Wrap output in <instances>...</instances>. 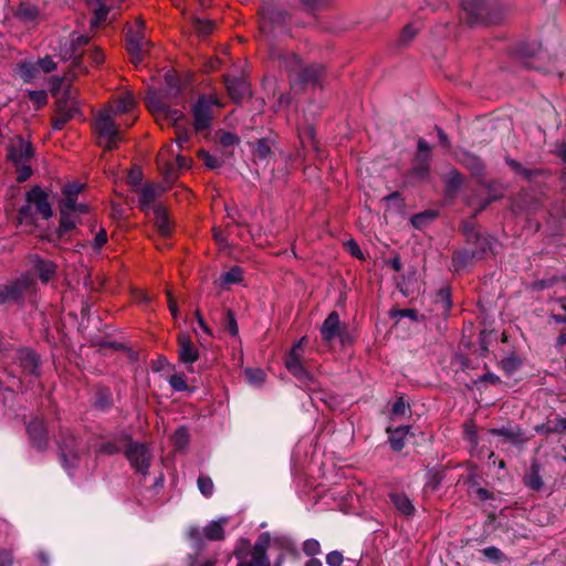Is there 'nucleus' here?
Instances as JSON below:
<instances>
[{
  "instance_id": "obj_47",
  "label": "nucleus",
  "mask_w": 566,
  "mask_h": 566,
  "mask_svg": "<svg viewBox=\"0 0 566 566\" xmlns=\"http://www.w3.org/2000/svg\"><path fill=\"white\" fill-rule=\"evenodd\" d=\"M271 545L273 547L277 548L279 551H281L280 554H283V555L297 553L293 541L287 536H283V535L274 536L273 538H271Z\"/></svg>"
},
{
  "instance_id": "obj_2",
  "label": "nucleus",
  "mask_w": 566,
  "mask_h": 566,
  "mask_svg": "<svg viewBox=\"0 0 566 566\" xmlns=\"http://www.w3.org/2000/svg\"><path fill=\"white\" fill-rule=\"evenodd\" d=\"M462 20L470 27L501 23L505 9L499 0H460Z\"/></svg>"
},
{
  "instance_id": "obj_38",
  "label": "nucleus",
  "mask_w": 566,
  "mask_h": 566,
  "mask_svg": "<svg viewBox=\"0 0 566 566\" xmlns=\"http://www.w3.org/2000/svg\"><path fill=\"white\" fill-rule=\"evenodd\" d=\"M388 315L391 319L395 321V324L397 325L401 318H409L412 322H422L426 319V315H420L416 308H398L392 307Z\"/></svg>"
},
{
  "instance_id": "obj_58",
  "label": "nucleus",
  "mask_w": 566,
  "mask_h": 566,
  "mask_svg": "<svg viewBox=\"0 0 566 566\" xmlns=\"http://www.w3.org/2000/svg\"><path fill=\"white\" fill-rule=\"evenodd\" d=\"M219 143L223 148H230L240 145V137L231 132H220Z\"/></svg>"
},
{
  "instance_id": "obj_46",
  "label": "nucleus",
  "mask_w": 566,
  "mask_h": 566,
  "mask_svg": "<svg viewBox=\"0 0 566 566\" xmlns=\"http://www.w3.org/2000/svg\"><path fill=\"white\" fill-rule=\"evenodd\" d=\"M77 198H64L60 203V209L72 214H85L88 212V206L86 203H77Z\"/></svg>"
},
{
  "instance_id": "obj_49",
  "label": "nucleus",
  "mask_w": 566,
  "mask_h": 566,
  "mask_svg": "<svg viewBox=\"0 0 566 566\" xmlns=\"http://www.w3.org/2000/svg\"><path fill=\"white\" fill-rule=\"evenodd\" d=\"M522 365V360L515 355L511 354L510 356L503 358L499 366L504 371L506 376L513 375Z\"/></svg>"
},
{
  "instance_id": "obj_60",
  "label": "nucleus",
  "mask_w": 566,
  "mask_h": 566,
  "mask_svg": "<svg viewBox=\"0 0 566 566\" xmlns=\"http://www.w3.org/2000/svg\"><path fill=\"white\" fill-rule=\"evenodd\" d=\"M214 28V23L211 20L196 19L193 21L195 31L202 36L209 35Z\"/></svg>"
},
{
  "instance_id": "obj_22",
  "label": "nucleus",
  "mask_w": 566,
  "mask_h": 566,
  "mask_svg": "<svg viewBox=\"0 0 566 566\" xmlns=\"http://www.w3.org/2000/svg\"><path fill=\"white\" fill-rule=\"evenodd\" d=\"M32 272L44 284L49 283L56 275V264L35 254L31 256Z\"/></svg>"
},
{
  "instance_id": "obj_29",
  "label": "nucleus",
  "mask_w": 566,
  "mask_h": 566,
  "mask_svg": "<svg viewBox=\"0 0 566 566\" xmlns=\"http://www.w3.org/2000/svg\"><path fill=\"white\" fill-rule=\"evenodd\" d=\"M542 464L537 460L531 462L530 468L523 475L524 485L532 491L539 492L544 488V481L542 478Z\"/></svg>"
},
{
  "instance_id": "obj_35",
  "label": "nucleus",
  "mask_w": 566,
  "mask_h": 566,
  "mask_svg": "<svg viewBox=\"0 0 566 566\" xmlns=\"http://www.w3.org/2000/svg\"><path fill=\"white\" fill-rule=\"evenodd\" d=\"M431 170L430 165V156L429 155H422V154H416L413 158V164L411 167V175L419 178V179H426L429 177Z\"/></svg>"
},
{
  "instance_id": "obj_62",
  "label": "nucleus",
  "mask_w": 566,
  "mask_h": 566,
  "mask_svg": "<svg viewBox=\"0 0 566 566\" xmlns=\"http://www.w3.org/2000/svg\"><path fill=\"white\" fill-rule=\"evenodd\" d=\"M302 549H303V553L306 555V556H310V557H315L316 555L321 554L322 549H321V544L317 539L315 538H308L306 539L304 543H303V546H302Z\"/></svg>"
},
{
  "instance_id": "obj_53",
  "label": "nucleus",
  "mask_w": 566,
  "mask_h": 566,
  "mask_svg": "<svg viewBox=\"0 0 566 566\" xmlns=\"http://www.w3.org/2000/svg\"><path fill=\"white\" fill-rule=\"evenodd\" d=\"M462 184V174L458 169H451L446 181L448 192H458Z\"/></svg>"
},
{
  "instance_id": "obj_24",
  "label": "nucleus",
  "mask_w": 566,
  "mask_h": 566,
  "mask_svg": "<svg viewBox=\"0 0 566 566\" xmlns=\"http://www.w3.org/2000/svg\"><path fill=\"white\" fill-rule=\"evenodd\" d=\"M92 407L99 412H108L114 407V397L109 387L97 385L92 397Z\"/></svg>"
},
{
  "instance_id": "obj_17",
  "label": "nucleus",
  "mask_w": 566,
  "mask_h": 566,
  "mask_svg": "<svg viewBox=\"0 0 566 566\" xmlns=\"http://www.w3.org/2000/svg\"><path fill=\"white\" fill-rule=\"evenodd\" d=\"M271 546V535L268 532L261 533L252 548L251 559L249 562H240L237 566H270V559L266 554Z\"/></svg>"
},
{
  "instance_id": "obj_14",
  "label": "nucleus",
  "mask_w": 566,
  "mask_h": 566,
  "mask_svg": "<svg viewBox=\"0 0 566 566\" xmlns=\"http://www.w3.org/2000/svg\"><path fill=\"white\" fill-rule=\"evenodd\" d=\"M222 78L228 95L233 103L241 105L245 99L252 97L251 84L245 77L226 74Z\"/></svg>"
},
{
  "instance_id": "obj_44",
  "label": "nucleus",
  "mask_w": 566,
  "mask_h": 566,
  "mask_svg": "<svg viewBox=\"0 0 566 566\" xmlns=\"http://www.w3.org/2000/svg\"><path fill=\"white\" fill-rule=\"evenodd\" d=\"M164 96L167 98H177L181 93V85L176 75L167 73L165 75Z\"/></svg>"
},
{
  "instance_id": "obj_16",
  "label": "nucleus",
  "mask_w": 566,
  "mask_h": 566,
  "mask_svg": "<svg viewBox=\"0 0 566 566\" xmlns=\"http://www.w3.org/2000/svg\"><path fill=\"white\" fill-rule=\"evenodd\" d=\"M319 331L324 344L331 345L335 338H339L343 344L346 342V328L342 327L339 315L336 311L327 315Z\"/></svg>"
},
{
  "instance_id": "obj_19",
  "label": "nucleus",
  "mask_w": 566,
  "mask_h": 566,
  "mask_svg": "<svg viewBox=\"0 0 566 566\" xmlns=\"http://www.w3.org/2000/svg\"><path fill=\"white\" fill-rule=\"evenodd\" d=\"M27 202L35 206L36 212L48 220L52 217L53 211L49 202L48 193L39 186H34L27 192Z\"/></svg>"
},
{
  "instance_id": "obj_45",
  "label": "nucleus",
  "mask_w": 566,
  "mask_h": 566,
  "mask_svg": "<svg viewBox=\"0 0 566 566\" xmlns=\"http://www.w3.org/2000/svg\"><path fill=\"white\" fill-rule=\"evenodd\" d=\"M190 437L188 429L185 426L178 427L174 434L171 436V442L174 446V449L177 451H181L187 448L189 444Z\"/></svg>"
},
{
  "instance_id": "obj_13",
  "label": "nucleus",
  "mask_w": 566,
  "mask_h": 566,
  "mask_svg": "<svg viewBox=\"0 0 566 566\" xmlns=\"http://www.w3.org/2000/svg\"><path fill=\"white\" fill-rule=\"evenodd\" d=\"M34 147L22 136H15L7 146V159L13 165L27 164L34 157Z\"/></svg>"
},
{
  "instance_id": "obj_36",
  "label": "nucleus",
  "mask_w": 566,
  "mask_h": 566,
  "mask_svg": "<svg viewBox=\"0 0 566 566\" xmlns=\"http://www.w3.org/2000/svg\"><path fill=\"white\" fill-rule=\"evenodd\" d=\"M468 492L480 502L495 500V494L488 489L480 485L475 476H470L468 480Z\"/></svg>"
},
{
  "instance_id": "obj_26",
  "label": "nucleus",
  "mask_w": 566,
  "mask_h": 566,
  "mask_svg": "<svg viewBox=\"0 0 566 566\" xmlns=\"http://www.w3.org/2000/svg\"><path fill=\"white\" fill-rule=\"evenodd\" d=\"M77 224V216L70 212H65L60 209V222L59 228L48 237V240L53 243L61 242L64 240L67 232L74 230Z\"/></svg>"
},
{
  "instance_id": "obj_52",
  "label": "nucleus",
  "mask_w": 566,
  "mask_h": 566,
  "mask_svg": "<svg viewBox=\"0 0 566 566\" xmlns=\"http://www.w3.org/2000/svg\"><path fill=\"white\" fill-rule=\"evenodd\" d=\"M136 106V102L130 94L120 96L115 104V112L117 114L130 113Z\"/></svg>"
},
{
  "instance_id": "obj_1",
  "label": "nucleus",
  "mask_w": 566,
  "mask_h": 566,
  "mask_svg": "<svg viewBox=\"0 0 566 566\" xmlns=\"http://www.w3.org/2000/svg\"><path fill=\"white\" fill-rule=\"evenodd\" d=\"M459 233L463 238V244L452 252L451 264L454 272L464 271L495 254L497 239L484 231L479 223L462 220L459 224Z\"/></svg>"
},
{
  "instance_id": "obj_9",
  "label": "nucleus",
  "mask_w": 566,
  "mask_h": 566,
  "mask_svg": "<svg viewBox=\"0 0 566 566\" xmlns=\"http://www.w3.org/2000/svg\"><path fill=\"white\" fill-rule=\"evenodd\" d=\"M25 427L31 447L39 452L46 451L50 443L46 421L41 417H34L25 422Z\"/></svg>"
},
{
  "instance_id": "obj_31",
  "label": "nucleus",
  "mask_w": 566,
  "mask_h": 566,
  "mask_svg": "<svg viewBox=\"0 0 566 566\" xmlns=\"http://www.w3.org/2000/svg\"><path fill=\"white\" fill-rule=\"evenodd\" d=\"M505 164L511 168V170L515 174L521 176L526 181H533L538 177H542L544 175V169L541 168H525L520 161L515 160L511 156L506 155L504 157Z\"/></svg>"
},
{
  "instance_id": "obj_51",
  "label": "nucleus",
  "mask_w": 566,
  "mask_h": 566,
  "mask_svg": "<svg viewBox=\"0 0 566 566\" xmlns=\"http://www.w3.org/2000/svg\"><path fill=\"white\" fill-rule=\"evenodd\" d=\"M223 284H239L243 281V269L239 265L232 266L221 275Z\"/></svg>"
},
{
  "instance_id": "obj_25",
  "label": "nucleus",
  "mask_w": 566,
  "mask_h": 566,
  "mask_svg": "<svg viewBox=\"0 0 566 566\" xmlns=\"http://www.w3.org/2000/svg\"><path fill=\"white\" fill-rule=\"evenodd\" d=\"M76 112H78L76 103L67 104V101L57 99L56 116L52 119V128L54 130H62Z\"/></svg>"
},
{
  "instance_id": "obj_30",
  "label": "nucleus",
  "mask_w": 566,
  "mask_h": 566,
  "mask_svg": "<svg viewBox=\"0 0 566 566\" xmlns=\"http://www.w3.org/2000/svg\"><path fill=\"white\" fill-rule=\"evenodd\" d=\"M410 426L388 427V443L394 452H400L406 447V437L410 433Z\"/></svg>"
},
{
  "instance_id": "obj_55",
  "label": "nucleus",
  "mask_w": 566,
  "mask_h": 566,
  "mask_svg": "<svg viewBox=\"0 0 566 566\" xmlns=\"http://www.w3.org/2000/svg\"><path fill=\"white\" fill-rule=\"evenodd\" d=\"M224 329L232 336L235 337L239 334V327L235 318V313L228 308L224 317Z\"/></svg>"
},
{
  "instance_id": "obj_56",
  "label": "nucleus",
  "mask_w": 566,
  "mask_h": 566,
  "mask_svg": "<svg viewBox=\"0 0 566 566\" xmlns=\"http://www.w3.org/2000/svg\"><path fill=\"white\" fill-rule=\"evenodd\" d=\"M198 157L202 159L203 165L211 170L218 169L222 166L223 161L217 158L216 156L209 154L205 149H200L198 151Z\"/></svg>"
},
{
  "instance_id": "obj_7",
  "label": "nucleus",
  "mask_w": 566,
  "mask_h": 566,
  "mask_svg": "<svg viewBox=\"0 0 566 566\" xmlns=\"http://www.w3.org/2000/svg\"><path fill=\"white\" fill-rule=\"evenodd\" d=\"M542 54V45L536 41L521 42L514 49V57L526 69L536 71L544 70L538 63Z\"/></svg>"
},
{
  "instance_id": "obj_6",
  "label": "nucleus",
  "mask_w": 566,
  "mask_h": 566,
  "mask_svg": "<svg viewBox=\"0 0 566 566\" xmlns=\"http://www.w3.org/2000/svg\"><path fill=\"white\" fill-rule=\"evenodd\" d=\"M34 280L23 274L17 280L0 285V305L23 304L24 294L32 289Z\"/></svg>"
},
{
  "instance_id": "obj_59",
  "label": "nucleus",
  "mask_w": 566,
  "mask_h": 566,
  "mask_svg": "<svg viewBox=\"0 0 566 566\" xmlns=\"http://www.w3.org/2000/svg\"><path fill=\"white\" fill-rule=\"evenodd\" d=\"M410 412V405L405 400L403 396L397 398L392 403L390 415L391 417H401Z\"/></svg>"
},
{
  "instance_id": "obj_64",
  "label": "nucleus",
  "mask_w": 566,
  "mask_h": 566,
  "mask_svg": "<svg viewBox=\"0 0 566 566\" xmlns=\"http://www.w3.org/2000/svg\"><path fill=\"white\" fill-rule=\"evenodd\" d=\"M245 376L250 384L258 385V386L262 385L265 379L264 371L259 368H248L245 370Z\"/></svg>"
},
{
  "instance_id": "obj_42",
  "label": "nucleus",
  "mask_w": 566,
  "mask_h": 566,
  "mask_svg": "<svg viewBox=\"0 0 566 566\" xmlns=\"http://www.w3.org/2000/svg\"><path fill=\"white\" fill-rule=\"evenodd\" d=\"M164 94H159L156 91H149L145 96V104L149 111L161 114L167 103L163 99Z\"/></svg>"
},
{
  "instance_id": "obj_8",
  "label": "nucleus",
  "mask_w": 566,
  "mask_h": 566,
  "mask_svg": "<svg viewBox=\"0 0 566 566\" xmlns=\"http://www.w3.org/2000/svg\"><path fill=\"white\" fill-rule=\"evenodd\" d=\"M151 42L146 39L140 30H130L125 38V49L129 54L130 61L138 64L144 61L146 54L149 52Z\"/></svg>"
},
{
  "instance_id": "obj_61",
  "label": "nucleus",
  "mask_w": 566,
  "mask_h": 566,
  "mask_svg": "<svg viewBox=\"0 0 566 566\" xmlns=\"http://www.w3.org/2000/svg\"><path fill=\"white\" fill-rule=\"evenodd\" d=\"M197 485L203 496L209 497L212 495L214 484L211 478L200 475L197 480Z\"/></svg>"
},
{
  "instance_id": "obj_21",
  "label": "nucleus",
  "mask_w": 566,
  "mask_h": 566,
  "mask_svg": "<svg viewBox=\"0 0 566 566\" xmlns=\"http://www.w3.org/2000/svg\"><path fill=\"white\" fill-rule=\"evenodd\" d=\"M178 358L182 364H193L199 359V350L187 333H179L177 336Z\"/></svg>"
},
{
  "instance_id": "obj_28",
  "label": "nucleus",
  "mask_w": 566,
  "mask_h": 566,
  "mask_svg": "<svg viewBox=\"0 0 566 566\" xmlns=\"http://www.w3.org/2000/svg\"><path fill=\"white\" fill-rule=\"evenodd\" d=\"M13 15L24 24H35L41 17V11L36 4L24 0L14 9Z\"/></svg>"
},
{
  "instance_id": "obj_54",
  "label": "nucleus",
  "mask_w": 566,
  "mask_h": 566,
  "mask_svg": "<svg viewBox=\"0 0 566 566\" xmlns=\"http://www.w3.org/2000/svg\"><path fill=\"white\" fill-rule=\"evenodd\" d=\"M202 533L203 531L201 532L196 525L189 526L187 531V538L196 551H200L205 546Z\"/></svg>"
},
{
  "instance_id": "obj_18",
  "label": "nucleus",
  "mask_w": 566,
  "mask_h": 566,
  "mask_svg": "<svg viewBox=\"0 0 566 566\" xmlns=\"http://www.w3.org/2000/svg\"><path fill=\"white\" fill-rule=\"evenodd\" d=\"M18 360L25 374L36 378L41 376V357L30 347H21L17 350Z\"/></svg>"
},
{
  "instance_id": "obj_50",
  "label": "nucleus",
  "mask_w": 566,
  "mask_h": 566,
  "mask_svg": "<svg viewBox=\"0 0 566 566\" xmlns=\"http://www.w3.org/2000/svg\"><path fill=\"white\" fill-rule=\"evenodd\" d=\"M108 12H109V7L105 2L97 0L96 8L94 9V15L91 19V27L95 28V27H98L99 24H102L103 22H105L107 19Z\"/></svg>"
},
{
  "instance_id": "obj_34",
  "label": "nucleus",
  "mask_w": 566,
  "mask_h": 566,
  "mask_svg": "<svg viewBox=\"0 0 566 566\" xmlns=\"http://www.w3.org/2000/svg\"><path fill=\"white\" fill-rule=\"evenodd\" d=\"M15 73L24 83H31L39 77V66L33 61L24 60L17 64Z\"/></svg>"
},
{
  "instance_id": "obj_41",
  "label": "nucleus",
  "mask_w": 566,
  "mask_h": 566,
  "mask_svg": "<svg viewBox=\"0 0 566 566\" xmlns=\"http://www.w3.org/2000/svg\"><path fill=\"white\" fill-rule=\"evenodd\" d=\"M157 198V192L155 190V187L150 184L144 186L138 196V205L139 209L144 212H148L150 209L151 203L155 202Z\"/></svg>"
},
{
  "instance_id": "obj_27",
  "label": "nucleus",
  "mask_w": 566,
  "mask_h": 566,
  "mask_svg": "<svg viewBox=\"0 0 566 566\" xmlns=\"http://www.w3.org/2000/svg\"><path fill=\"white\" fill-rule=\"evenodd\" d=\"M154 223L157 231L163 238H169L174 232V223L171 222L168 211L163 203L153 206Z\"/></svg>"
},
{
  "instance_id": "obj_3",
  "label": "nucleus",
  "mask_w": 566,
  "mask_h": 566,
  "mask_svg": "<svg viewBox=\"0 0 566 566\" xmlns=\"http://www.w3.org/2000/svg\"><path fill=\"white\" fill-rule=\"evenodd\" d=\"M60 460L63 469L72 476L77 469L82 455L81 439L70 429L61 428L56 439Z\"/></svg>"
},
{
  "instance_id": "obj_4",
  "label": "nucleus",
  "mask_w": 566,
  "mask_h": 566,
  "mask_svg": "<svg viewBox=\"0 0 566 566\" xmlns=\"http://www.w3.org/2000/svg\"><path fill=\"white\" fill-rule=\"evenodd\" d=\"M120 439L125 442L124 454L130 467L142 475H147L153 458L147 444L134 441L127 433H123Z\"/></svg>"
},
{
  "instance_id": "obj_33",
  "label": "nucleus",
  "mask_w": 566,
  "mask_h": 566,
  "mask_svg": "<svg viewBox=\"0 0 566 566\" xmlns=\"http://www.w3.org/2000/svg\"><path fill=\"white\" fill-rule=\"evenodd\" d=\"M461 164L475 177H481L485 172L484 161L476 155L464 151L461 157Z\"/></svg>"
},
{
  "instance_id": "obj_37",
  "label": "nucleus",
  "mask_w": 566,
  "mask_h": 566,
  "mask_svg": "<svg viewBox=\"0 0 566 566\" xmlns=\"http://www.w3.org/2000/svg\"><path fill=\"white\" fill-rule=\"evenodd\" d=\"M439 217V211L434 209H427L418 212L410 218L411 226L417 230H422L433 222Z\"/></svg>"
},
{
  "instance_id": "obj_11",
  "label": "nucleus",
  "mask_w": 566,
  "mask_h": 566,
  "mask_svg": "<svg viewBox=\"0 0 566 566\" xmlns=\"http://www.w3.org/2000/svg\"><path fill=\"white\" fill-rule=\"evenodd\" d=\"M432 304L433 308L431 311L436 312L437 316H440L444 322H447V319L451 315V310L453 307L451 287L449 285H444L441 289H439L432 295ZM437 329L440 333H443L447 329V324L438 323Z\"/></svg>"
},
{
  "instance_id": "obj_12",
  "label": "nucleus",
  "mask_w": 566,
  "mask_h": 566,
  "mask_svg": "<svg viewBox=\"0 0 566 566\" xmlns=\"http://www.w3.org/2000/svg\"><path fill=\"white\" fill-rule=\"evenodd\" d=\"M324 73V67L318 64H303L298 70L296 75L291 80V88L296 93H302L305 91L306 86L318 85L321 77Z\"/></svg>"
},
{
  "instance_id": "obj_23",
  "label": "nucleus",
  "mask_w": 566,
  "mask_h": 566,
  "mask_svg": "<svg viewBox=\"0 0 566 566\" xmlns=\"http://www.w3.org/2000/svg\"><path fill=\"white\" fill-rule=\"evenodd\" d=\"M286 369L304 386L313 389L317 381L315 377L304 367L301 358H285Z\"/></svg>"
},
{
  "instance_id": "obj_10",
  "label": "nucleus",
  "mask_w": 566,
  "mask_h": 566,
  "mask_svg": "<svg viewBox=\"0 0 566 566\" xmlns=\"http://www.w3.org/2000/svg\"><path fill=\"white\" fill-rule=\"evenodd\" d=\"M217 99L207 95H200L192 106L193 128L196 132L208 129L212 122V106Z\"/></svg>"
},
{
  "instance_id": "obj_40",
  "label": "nucleus",
  "mask_w": 566,
  "mask_h": 566,
  "mask_svg": "<svg viewBox=\"0 0 566 566\" xmlns=\"http://www.w3.org/2000/svg\"><path fill=\"white\" fill-rule=\"evenodd\" d=\"M228 523V518H221L219 521H212L203 528V535L209 541H221L224 538V525Z\"/></svg>"
},
{
  "instance_id": "obj_15",
  "label": "nucleus",
  "mask_w": 566,
  "mask_h": 566,
  "mask_svg": "<svg viewBox=\"0 0 566 566\" xmlns=\"http://www.w3.org/2000/svg\"><path fill=\"white\" fill-rule=\"evenodd\" d=\"M489 433L493 437H501L502 444H511L514 447H523L528 438L525 430L520 424L507 423L500 428H491Z\"/></svg>"
},
{
  "instance_id": "obj_20",
  "label": "nucleus",
  "mask_w": 566,
  "mask_h": 566,
  "mask_svg": "<svg viewBox=\"0 0 566 566\" xmlns=\"http://www.w3.org/2000/svg\"><path fill=\"white\" fill-rule=\"evenodd\" d=\"M91 41V38L86 34L72 35L70 43V56L69 59L72 61V69L83 74H87L88 70L83 63V54L77 53V51L87 45Z\"/></svg>"
},
{
  "instance_id": "obj_48",
  "label": "nucleus",
  "mask_w": 566,
  "mask_h": 566,
  "mask_svg": "<svg viewBox=\"0 0 566 566\" xmlns=\"http://www.w3.org/2000/svg\"><path fill=\"white\" fill-rule=\"evenodd\" d=\"M253 155L259 160H265L273 155L270 139L268 137H263L256 140L255 146L253 148Z\"/></svg>"
},
{
  "instance_id": "obj_43",
  "label": "nucleus",
  "mask_w": 566,
  "mask_h": 566,
  "mask_svg": "<svg viewBox=\"0 0 566 566\" xmlns=\"http://www.w3.org/2000/svg\"><path fill=\"white\" fill-rule=\"evenodd\" d=\"M480 554L484 560L493 563L495 565H502L507 560L506 555L496 546H489L480 549Z\"/></svg>"
},
{
  "instance_id": "obj_5",
  "label": "nucleus",
  "mask_w": 566,
  "mask_h": 566,
  "mask_svg": "<svg viewBox=\"0 0 566 566\" xmlns=\"http://www.w3.org/2000/svg\"><path fill=\"white\" fill-rule=\"evenodd\" d=\"M94 129L97 135L98 146L107 151L117 148L118 143L122 140V133L111 115H99L95 120Z\"/></svg>"
},
{
  "instance_id": "obj_63",
  "label": "nucleus",
  "mask_w": 566,
  "mask_h": 566,
  "mask_svg": "<svg viewBox=\"0 0 566 566\" xmlns=\"http://www.w3.org/2000/svg\"><path fill=\"white\" fill-rule=\"evenodd\" d=\"M168 382L175 391H186L189 389V386L187 385L185 376L182 374L171 375L169 377Z\"/></svg>"
},
{
  "instance_id": "obj_57",
  "label": "nucleus",
  "mask_w": 566,
  "mask_h": 566,
  "mask_svg": "<svg viewBox=\"0 0 566 566\" xmlns=\"http://www.w3.org/2000/svg\"><path fill=\"white\" fill-rule=\"evenodd\" d=\"M300 138L303 145H311L316 147V132L313 125H305L300 132Z\"/></svg>"
},
{
  "instance_id": "obj_32",
  "label": "nucleus",
  "mask_w": 566,
  "mask_h": 566,
  "mask_svg": "<svg viewBox=\"0 0 566 566\" xmlns=\"http://www.w3.org/2000/svg\"><path fill=\"white\" fill-rule=\"evenodd\" d=\"M389 499L395 509L403 516L410 517L415 514V506L405 493L392 492L389 494Z\"/></svg>"
},
{
  "instance_id": "obj_39",
  "label": "nucleus",
  "mask_w": 566,
  "mask_h": 566,
  "mask_svg": "<svg viewBox=\"0 0 566 566\" xmlns=\"http://www.w3.org/2000/svg\"><path fill=\"white\" fill-rule=\"evenodd\" d=\"M281 66L287 72L290 81L296 75L304 64L302 59L294 53L284 54L280 60Z\"/></svg>"
}]
</instances>
